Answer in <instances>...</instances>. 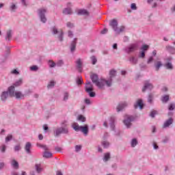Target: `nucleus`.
<instances>
[{
    "instance_id": "obj_1",
    "label": "nucleus",
    "mask_w": 175,
    "mask_h": 175,
    "mask_svg": "<svg viewBox=\"0 0 175 175\" xmlns=\"http://www.w3.org/2000/svg\"><path fill=\"white\" fill-rule=\"evenodd\" d=\"M90 79L92 83H94V84H95V85H96L98 88H103L105 87V84H106L107 87H111V81H107L105 79L98 81V75L96 74L91 75Z\"/></svg>"
},
{
    "instance_id": "obj_2",
    "label": "nucleus",
    "mask_w": 175,
    "mask_h": 175,
    "mask_svg": "<svg viewBox=\"0 0 175 175\" xmlns=\"http://www.w3.org/2000/svg\"><path fill=\"white\" fill-rule=\"evenodd\" d=\"M72 128L77 132H79V131H81V132H82L84 135L88 134V126L87 124H85L83 126H79V124L73 123Z\"/></svg>"
},
{
    "instance_id": "obj_3",
    "label": "nucleus",
    "mask_w": 175,
    "mask_h": 175,
    "mask_svg": "<svg viewBox=\"0 0 175 175\" xmlns=\"http://www.w3.org/2000/svg\"><path fill=\"white\" fill-rule=\"evenodd\" d=\"M8 92L10 94V96H15L16 99H20V98H23V96H24L21 92H14V86L10 87L8 88Z\"/></svg>"
},
{
    "instance_id": "obj_4",
    "label": "nucleus",
    "mask_w": 175,
    "mask_h": 175,
    "mask_svg": "<svg viewBox=\"0 0 175 175\" xmlns=\"http://www.w3.org/2000/svg\"><path fill=\"white\" fill-rule=\"evenodd\" d=\"M46 9L44 8H41L40 10H38V14L40 17V20L42 23H46L47 21V19L46 18V16H44V14H46Z\"/></svg>"
},
{
    "instance_id": "obj_5",
    "label": "nucleus",
    "mask_w": 175,
    "mask_h": 175,
    "mask_svg": "<svg viewBox=\"0 0 175 175\" xmlns=\"http://www.w3.org/2000/svg\"><path fill=\"white\" fill-rule=\"evenodd\" d=\"M37 146L40 147H43V148H44L45 151L44 152V154H43L44 158H51L53 157V154L49 152V148H47V146L44 145L40 146L39 144H37Z\"/></svg>"
},
{
    "instance_id": "obj_6",
    "label": "nucleus",
    "mask_w": 175,
    "mask_h": 175,
    "mask_svg": "<svg viewBox=\"0 0 175 175\" xmlns=\"http://www.w3.org/2000/svg\"><path fill=\"white\" fill-rule=\"evenodd\" d=\"M52 31L53 32V33L55 35H57V33H59V40L60 42H62L63 40V38H62V36H64V32L62 31V30H60L58 31V29H57V28L55 27H53L52 28Z\"/></svg>"
},
{
    "instance_id": "obj_7",
    "label": "nucleus",
    "mask_w": 175,
    "mask_h": 175,
    "mask_svg": "<svg viewBox=\"0 0 175 175\" xmlns=\"http://www.w3.org/2000/svg\"><path fill=\"white\" fill-rule=\"evenodd\" d=\"M61 133H68V129L59 128L55 130V136H59Z\"/></svg>"
},
{
    "instance_id": "obj_8",
    "label": "nucleus",
    "mask_w": 175,
    "mask_h": 175,
    "mask_svg": "<svg viewBox=\"0 0 175 175\" xmlns=\"http://www.w3.org/2000/svg\"><path fill=\"white\" fill-rule=\"evenodd\" d=\"M133 120H134L133 116H129L127 118V120H124V125H126L127 128H129L131 125V122H132Z\"/></svg>"
},
{
    "instance_id": "obj_9",
    "label": "nucleus",
    "mask_w": 175,
    "mask_h": 175,
    "mask_svg": "<svg viewBox=\"0 0 175 175\" xmlns=\"http://www.w3.org/2000/svg\"><path fill=\"white\" fill-rule=\"evenodd\" d=\"M86 92H90V91H94V85L91 82H88L85 86Z\"/></svg>"
},
{
    "instance_id": "obj_10",
    "label": "nucleus",
    "mask_w": 175,
    "mask_h": 175,
    "mask_svg": "<svg viewBox=\"0 0 175 175\" xmlns=\"http://www.w3.org/2000/svg\"><path fill=\"white\" fill-rule=\"evenodd\" d=\"M154 86H152V84L150 83L148 81H146L142 89V92H144L146 90H152Z\"/></svg>"
},
{
    "instance_id": "obj_11",
    "label": "nucleus",
    "mask_w": 175,
    "mask_h": 175,
    "mask_svg": "<svg viewBox=\"0 0 175 175\" xmlns=\"http://www.w3.org/2000/svg\"><path fill=\"white\" fill-rule=\"evenodd\" d=\"M109 25L112 27L114 31H117V25H118V23L117 22V20L113 19L111 21Z\"/></svg>"
},
{
    "instance_id": "obj_12",
    "label": "nucleus",
    "mask_w": 175,
    "mask_h": 175,
    "mask_svg": "<svg viewBox=\"0 0 175 175\" xmlns=\"http://www.w3.org/2000/svg\"><path fill=\"white\" fill-rule=\"evenodd\" d=\"M173 124V118H170L164 122L163 128H167Z\"/></svg>"
},
{
    "instance_id": "obj_13",
    "label": "nucleus",
    "mask_w": 175,
    "mask_h": 175,
    "mask_svg": "<svg viewBox=\"0 0 175 175\" xmlns=\"http://www.w3.org/2000/svg\"><path fill=\"white\" fill-rule=\"evenodd\" d=\"M77 68L79 72H81L83 68V64L81 63V59H78L76 62Z\"/></svg>"
},
{
    "instance_id": "obj_14",
    "label": "nucleus",
    "mask_w": 175,
    "mask_h": 175,
    "mask_svg": "<svg viewBox=\"0 0 175 175\" xmlns=\"http://www.w3.org/2000/svg\"><path fill=\"white\" fill-rule=\"evenodd\" d=\"M139 46H137V44H131L129 47V53H132L136 50H137V48Z\"/></svg>"
},
{
    "instance_id": "obj_15",
    "label": "nucleus",
    "mask_w": 175,
    "mask_h": 175,
    "mask_svg": "<svg viewBox=\"0 0 175 175\" xmlns=\"http://www.w3.org/2000/svg\"><path fill=\"white\" fill-rule=\"evenodd\" d=\"M143 101L141 99L138 100L137 101V103L134 105L135 109H137V107H139V109H143Z\"/></svg>"
},
{
    "instance_id": "obj_16",
    "label": "nucleus",
    "mask_w": 175,
    "mask_h": 175,
    "mask_svg": "<svg viewBox=\"0 0 175 175\" xmlns=\"http://www.w3.org/2000/svg\"><path fill=\"white\" fill-rule=\"evenodd\" d=\"M31 147H32V145L30 142H27L25 146V150L27 154H31Z\"/></svg>"
},
{
    "instance_id": "obj_17",
    "label": "nucleus",
    "mask_w": 175,
    "mask_h": 175,
    "mask_svg": "<svg viewBox=\"0 0 175 175\" xmlns=\"http://www.w3.org/2000/svg\"><path fill=\"white\" fill-rule=\"evenodd\" d=\"M77 13L78 14H81L83 16H88V14H90V12H88L87 10H84V9L79 10Z\"/></svg>"
},
{
    "instance_id": "obj_18",
    "label": "nucleus",
    "mask_w": 175,
    "mask_h": 175,
    "mask_svg": "<svg viewBox=\"0 0 175 175\" xmlns=\"http://www.w3.org/2000/svg\"><path fill=\"white\" fill-rule=\"evenodd\" d=\"M8 97H9V94L8 93V92H3L1 94V99L3 102H5V100H6V99H8Z\"/></svg>"
},
{
    "instance_id": "obj_19",
    "label": "nucleus",
    "mask_w": 175,
    "mask_h": 175,
    "mask_svg": "<svg viewBox=\"0 0 175 175\" xmlns=\"http://www.w3.org/2000/svg\"><path fill=\"white\" fill-rule=\"evenodd\" d=\"M76 42H77V38H75L71 43V45H70L71 51H75V50H76Z\"/></svg>"
},
{
    "instance_id": "obj_20",
    "label": "nucleus",
    "mask_w": 175,
    "mask_h": 175,
    "mask_svg": "<svg viewBox=\"0 0 175 175\" xmlns=\"http://www.w3.org/2000/svg\"><path fill=\"white\" fill-rule=\"evenodd\" d=\"M114 76H116V70H111L109 72V77H110V79H109V80H106L107 81H111V78H112V77H114Z\"/></svg>"
},
{
    "instance_id": "obj_21",
    "label": "nucleus",
    "mask_w": 175,
    "mask_h": 175,
    "mask_svg": "<svg viewBox=\"0 0 175 175\" xmlns=\"http://www.w3.org/2000/svg\"><path fill=\"white\" fill-rule=\"evenodd\" d=\"M161 66H162V62L160 61H157L154 63V67L156 70H159V68H161Z\"/></svg>"
},
{
    "instance_id": "obj_22",
    "label": "nucleus",
    "mask_w": 175,
    "mask_h": 175,
    "mask_svg": "<svg viewBox=\"0 0 175 175\" xmlns=\"http://www.w3.org/2000/svg\"><path fill=\"white\" fill-rule=\"evenodd\" d=\"M126 106V103H124L122 104H119L117 107V111H121L124 107Z\"/></svg>"
},
{
    "instance_id": "obj_23",
    "label": "nucleus",
    "mask_w": 175,
    "mask_h": 175,
    "mask_svg": "<svg viewBox=\"0 0 175 175\" xmlns=\"http://www.w3.org/2000/svg\"><path fill=\"white\" fill-rule=\"evenodd\" d=\"M169 100V95H165L161 98V102L166 103Z\"/></svg>"
},
{
    "instance_id": "obj_24",
    "label": "nucleus",
    "mask_w": 175,
    "mask_h": 175,
    "mask_svg": "<svg viewBox=\"0 0 175 175\" xmlns=\"http://www.w3.org/2000/svg\"><path fill=\"white\" fill-rule=\"evenodd\" d=\"M12 165L13 167H15V169H18V162H17L16 160L12 161Z\"/></svg>"
},
{
    "instance_id": "obj_25",
    "label": "nucleus",
    "mask_w": 175,
    "mask_h": 175,
    "mask_svg": "<svg viewBox=\"0 0 175 175\" xmlns=\"http://www.w3.org/2000/svg\"><path fill=\"white\" fill-rule=\"evenodd\" d=\"M64 14H72V10L70 8H66L63 11Z\"/></svg>"
},
{
    "instance_id": "obj_26",
    "label": "nucleus",
    "mask_w": 175,
    "mask_h": 175,
    "mask_svg": "<svg viewBox=\"0 0 175 175\" xmlns=\"http://www.w3.org/2000/svg\"><path fill=\"white\" fill-rule=\"evenodd\" d=\"M48 65L51 68H55V62L53 60H49Z\"/></svg>"
},
{
    "instance_id": "obj_27",
    "label": "nucleus",
    "mask_w": 175,
    "mask_h": 175,
    "mask_svg": "<svg viewBox=\"0 0 175 175\" xmlns=\"http://www.w3.org/2000/svg\"><path fill=\"white\" fill-rule=\"evenodd\" d=\"M125 29V27L121 26L119 29L117 27V31H115L118 33H121V32H124V30Z\"/></svg>"
},
{
    "instance_id": "obj_28",
    "label": "nucleus",
    "mask_w": 175,
    "mask_h": 175,
    "mask_svg": "<svg viewBox=\"0 0 175 175\" xmlns=\"http://www.w3.org/2000/svg\"><path fill=\"white\" fill-rule=\"evenodd\" d=\"M110 159V153H105L104 155V161L105 162H107Z\"/></svg>"
},
{
    "instance_id": "obj_29",
    "label": "nucleus",
    "mask_w": 175,
    "mask_h": 175,
    "mask_svg": "<svg viewBox=\"0 0 175 175\" xmlns=\"http://www.w3.org/2000/svg\"><path fill=\"white\" fill-rule=\"evenodd\" d=\"M10 38H12V31L9 30L7 31V38H5V40H10Z\"/></svg>"
},
{
    "instance_id": "obj_30",
    "label": "nucleus",
    "mask_w": 175,
    "mask_h": 175,
    "mask_svg": "<svg viewBox=\"0 0 175 175\" xmlns=\"http://www.w3.org/2000/svg\"><path fill=\"white\" fill-rule=\"evenodd\" d=\"M36 169L38 173H40V172H42V167L40 166V164H36Z\"/></svg>"
},
{
    "instance_id": "obj_31",
    "label": "nucleus",
    "mask_w": 175,
    "mask_h": 175,
    "mask_svg": "<svg viewBox=\"0 0 175 175\" xmlns=\"http://www.w3.org/2000/svg\"><path fill=\"white\" fill-rule=\"evenodd\" d=\"M175 109V104L171 103L168 105V110L172 111Z\"/></svg>"
},
{
    "instance_id": "obj_32",
    "label": "nucleus",
    "mask_w": 175,
    "mask_h": 175,
    "mask_svg": "<svg viewBox=\"0 0 175 175\" xmlns=\"http://www.w3.org/2000/svg\"><path fill=\"white\" fill-rule=\"evenodd\" d=\"M55 85V82H54V81H51V82H49L47 87L48 88H53V87H54Z\"/></svg>"
},
{
    "instance_id": "obj_33",
    "label": "nucleus",
    "mask_w": 175,
    "mask_h": 175,
    "mask_svg": "<svg viewBox=\"0 0 175 175\" xmlns=\"http://www.w3.org/2000/svg\"><path fill=\"white\" fill-rule=\"evenodd\" d=\"M102 144H103L104 148H107V147H109V146H110V144L109 142H107V141L103 142Z\"/></svg>"
},
{
    "instance_id": "obj_34",
    "label": "nucleus",
    "mask_w": 175,
    "mask_h": 175,
    "mask_svg": "<svg viewBox=\"0 0 175 175\" xmlns=\"http://www.w3.org/2000/svg\"><path fill=\"white\" fill-rule=\"evenodd\" d=\"M130 62H132V64H137V59L135 57H131L129 59Z\"/></svg>"
},
{
    "instance_id": "obj_35",
    "label": "nucleus",
    "mask_w": 175,
    "mask_h": 175,
    "mask_svg": "<svg viewBox=\"0 0 175 175\" xmlns=\"http://www.w3.org/2000/svg\"><path fill=\"white\" fill-rule=\"evenodd\" d=\"M137 145V140H136V139H133L131 142V146L136 147Z\"/></svg>"
},
{
    "instance_id": "obj_36",
    "label": "nucleus",
    "mask_w": 175,
    "mask_h": 175,
    "mask_svg": "<svg viewBox=\"0 0 175 175\" xmlns=\"http://www.w3.org/2000/svg\"><path fill=\"white\" fill-rule=\"evenodd\" d=\"M12 139H13V135H8L5 137V142L8 143V142H10V140H12Z\"/></svg>"
},
{
    "instance_id": "obj_37",
    "label": "nucleus",
    "mask_w": 175,
    "mask_h": 175,
    "mask_svg": "<svg viewBox=\"0 0 175 175\" xmlns=\"http://www.w3.org/2000/svg\"><path fill=\"white\" fill-rule=\"evenodd\" d=\"M23 84V79H19L14 83L15 87H18V85H21Z\"/></svg>"
},
{
    "instance_id": "obj_38",
    "label": "nucleus",
    "mask_w": 175,
    "mask_h": 175,
    "mask_svg": "<svg viewBox=\"0 0 175 175\" xmlns=\"http://www.w3.org/2000/svg\"><path fill=\"white\" fill-rule=\"evenodd\" d=\"M91 59H92V62L93 65H95L96 64L97 61H98L95 56H92Z\"/></svg>"
},
{
    "instance_id": "obj_39",
    "label": "nucleus",
    "mask_w": 175,
    "mask_h": 175,
    "mask_svg": "<svg viewBox=\"0 0 175 175\" xmlns=\"http://www.w3.org/2000/svg\"><path fill=\"white\" fill-rule=\"evenodd\" d=\"M165 68L167 69H173V65L172 64V63H167L165 64Z\"/></svg>"
},
{
    "instance_id": "obj_40",
    "label": "nucleus",
    "mask_w": 175,
    "mask_h": 175,
    "mask_svg": "<svg viewBox=\"0 0 175 175\" xmlns=\"http://www.w3.org/2000/svg\"><path fill=\"white\" fill-rule=\"evenodd\" d=\"M77 84H78V85H81V84H83V80L81 79V77H78V79L77 80Z\"/></svg>"
},
{
    "instance_id": "obj_41",
    "label": "nucleus",
    "mask_w": 175,
    "mask_h": 175,
    "mask_svg": "<svg viewBox=\"0 0 175 175\" xmlns=\"http://www.w3.org/2000/svg\"><path fill=\"white\" fill-rule=\"evenodd\" d=\"M149 46L148 45H143L142 47V51H147L149 49Z\"/></svg>"
},
{
    "instance_id": "obj_42",
    "label": "nucleus",
    "mask_w": 175,
    "mask_h": 175,
    "mask_svg": "<svg viewBox=\"0 0 175 175\" xmlns=\"http://www.w3.org/2000/svg\"><path fill=\"white\" fill-rule=\"evenodd\" d=\"M78 120H79V121H82V122H85V118L83 117V116H81V115H80V116L78 117Z\"/></svg>"
},
{
    "instance_id": "obj_43",
    "label": "nucleus",
    "mask_w": 175,
    "mask_h": 175,
    "mask_svg": "<svg viewBox=\"0 0 175 175\" xmlns=\"http://www.w3.org/2000/svg\"><path fill=\"white\" fill-rule=\"evenodd\" d=\"M66 25H67L68 28H73V27H75V25H73V23H72L70 22H68L66 23Z\"/></svg>"
},
{
    "instance_id": "obj_44",
    "label": "nucleus",
    "mask_w": 175,
    "mask_h": 175,
    "mask_svg": "<svg viewBox=\"0 0 175 175\" xmlns=\"http://www.w3.org/2000/svg\"><path fill=\"white\" fill-rule=\"evenodd\" d=\"M80 150H81V145H77L75 146V151L77 152H79V151H80Z\"/></svg>"
},
{
    "instance_id": "obj_45",
    "label": "nucleus",
    "mask_w": 175,
    "mask_h": 175,
    "mask_svg": "<svg viewBox=\"0 0 175 175\" xmlns=\"http://www.w3.org/2000/svg\"><path fill=\"white\" fill-rule=\"evenodd\" d=\"M157 114V111H152L150 112V117H152V118H154V117H155V115Z\"/></svg>"
},
{
    "instance_id": "obj_46",
    "label": "nucleus",
    "mask_w": 175,
    "mask_h": 175,
    "mask_svg": "<svg viewBox=\"0 0 175 175\" xmlns=\"http://www.w3.org/2000/svg\"><path fill=\"white\" fill-rule=\"evenodd\" d=\"M0 150L1 151V152H5V151H6V146L3 145L1 146Z\"/></svg>"
},
{
    "instance_id": "obj_47",
    "label": "nucleus",
    "mask_w": 175,
    "mask_h": 175,
    "mask_svg": "<svg viewBox=\"0 0 175 175\" xmlns=\"http://www.w3.org/2000/svg\"><path fill=\"white\" fill-rule=\"evenodd\" d=\"M131 8L132 10H136L137 9V7L136 6V3H132Z\"/></svg>"
},
{
    "instance_id": "obj_48",
    "label": "nucleus",
    "mask_w": 175,
    "mask_h": 175,
    "mask_svg": "<svg viewBox=\"0 0 175 175\" xmlns=\"http://www.w3.org/2000/svg\"><path fill=\"white\" fill-rule=\"evenodd\" d=\"M87 92H88V94H89V95H90V96L91 98H94V96H95V92H92V91Z\"/></svg>"
},
{
    "instance_id": "obj_49",
    "label": "nucleus",
    "mask_w": 175,
    "mask_h": 175,
    "mask_svg": "<svg viewBox=\"0 0 175 175\" xmlns=\"http://www.w3.org/2000/svg\"><path fill=\"white\" fill-rule=\"evenodd\" d=\"M56 65L57 66H62V65H64V62H62V60H59L57 62Z\"/></svg>"
},
{
    "instance_id": "obj_50",
    "label": "nucleus",
    "mask_w": 175,
    "mask_h": 175,
    "mask_svg": "<svg viewBox=\"0 0 175 175\" xmlns=\"http://www.w3.org/2000/svg\"><path fill=\"white\" fill-rule=\"evenodd\" d=\"M68 98H69V94L67 92L64 93V100H68Z\"/></svg>"
},
{
    "instance_id": "obj_51",
    "label": "nucleus",
    "mask_w": 175,
    "mask_h": 175,
    "mask_svg": "<svg viewBox=\"0 0 175 175\" xmlns=\"http://www.w3.org/2000/svg\"><path fill=\"white\" fill-rule=\"evenodd\" d=\"M30 69L31 70H38V68L37 67V66H32L30 67Z\"/></svg>"
},
{
    "instance_id": "obj_52",
    "label": "nucleus",
    "mask_w": 175,
    "mask_h": 175,
    "mask_svg": "<svg viewBox=\"0 0 175 175\" xmlns=\"http://www.w3.org/2000/svg\"><path fill=\"white\" fill-rule=\"evenodd\" d=\"M11 73H12V75H18L19 72H18L17 70L14 69V70H12L11 71Z\"/></svg>"
},
{
    "instance_id": "obj_53",
    "label": "nucleus",
    "mask_w": 175,
    "mask_h": 175,
    "mask_svg": "<svg viewBox=\"0 0 175 175\" xmlns=\"http://www.w3.org/2000/svg\"><path fill=\"white\" fill-rule=\"evenodd\" d=\"M149 103H151L152 102V95L150 94L148 99Z\"/></svg>"
},
{
    "instance_id": "obj_54",
    "label": "nucleus",
    "mask_w": 175,
    "mask_h": 175,
    "mask_svg": "<svg viewBox=\"0 0 175 175\" xmlns=\"http://www.w3.org/2000/svg\"><path fill=\"white\" fill-rule=\"evenodd\" d=\"M139 57L140 58H144L146 57V53L142 51Z\"/></svg>"
},
{
    "instance_id": "obj_55",
    "label": "nucleus",
    "mask_w": 175,
    "mask_h": 175,
    "mask_svg": "<svg viewBox=\"0 0 175 175\" xmlns=\"http://www.w3.org/2000/svg\"><path fill=\"white\" fill-rule=\"evenodd\" d=\"M20 145H17L14 147V151H20Z\"/></svg>"
},
{
    "instance_id": "obj_56",
    "label": "nucleus",
    "mask_w": 175,
    "mask_h": 175,
    "mask_svg": "<svg viewBox=\"0 0 175 175\" xmlns=\"http://www.w3.org/2000/svg\"><path fill=\"white\" fill-rule=\"evenodd\" d=\"M85 103L86 105H91V101L88 98L85 99Z\"/></svg>"
},
{
    "instance_id": "obj_57",
    "label": "nucleus",
    "mask_w": 175,
    "mask_h": 175,
    "mask_svg": "<svg viewBox=\"0 0 175 175\" xmlns=\"http://www.w3.org/2000/svg\"><path fill=\"white\" fill-rule=\"evenodd\" d=\"M107 29H104L103 31H101V33L105 35V33H107Z\"/></svg>"
},
{
    "instance_id": "obj_58",
    "label": "nucleus",
    "mask_w": 175,
    "mask_h": 175,
    "mask_svg": "<svg viewBox=\"0 0 175 175\" xmlns=\"http://www.w3.org/2000/svg\"><path fill=\"white\" fill-rule=\"evenodd\" d=\"M68 37L73 38V33L70 31H68Z\"/></svg>"
},
{
    "instance_id": "obj_59",
    "label": "nucleus",
    "mask_w": 175,
    "mask_h": 175,
    "mask_svg": "<svg viewBox=\"0 0 175 175\" xmlns=\"http://www.w3.org/2000/svg\"><path fill=\"white\" fill-rule=\"evenodd\" d=\"M153 58H152V57H150L149 59H148V64H151V62H152V61H153Z\"/></svg>"
},
{
    "instance_id": "obj_60",
    "label": "nucleus",
    "mask_w": 175,
    "mask_h": 175,
    "mask_svg": "<svg viewBox=\"0 0 175 175\" xmlns=\"http://www.w3.org/2000/svg\"><path fill=\"white\" fill-rule=\"evenodd\" d=\"M15 9H16V5L12 4V5H11V10L14 11Z\"/></svg>"
},
{
    "instance_id": "obj_61",
    "label": "nucleus",
    "mask_w": 175,
    "mask_h": 175,
    "mask_svg": "<svg viewBox=\"0 0 175 175\" xmlns=\"http://www.w3.org/2000/svg\"><path fill=\"white\" fill-rule=\"evenodd\" d=\"M153 146H154V150H158V145H157V143H154Z\"/></svg>"
},
{
    "instance_id": "obj_62",
    "label": "nucleus",
    "mask_w": 175,
    "mask_h": 175,
    "mask_svg": "<svg viewBox=\"0 0 175 175\" xmlns=\"http://www.w3.org/2000/svg\"><path fill=\"white\" fill-rule=\"evenodd\" d=\"M38 138H39V140H43V135L40 134V135H38Z\"/></svg>"
},
{
    "instance_id": "obj_63",
    "label": "nucleus",
    "mask_w": 175,
    "mask_h": 175,
    "mask_svg": "<svg viewBox=\"0 0 175 175\" xmlns=\"http://www.w3.org/2000/svg\"><path fill=\"white\" fill-rule=\"evenodd\" d=\"M43 128H44V131H47V129H49V126H47V124H44V125L43 126Z\"/></svg>"
},
{
    "instance_id": "obj_64",
    "label": "nucleus",
    "mask_w": 175,
    "mask_h": 175,
    "mask_svg": "<svg viewBox=\"0 0 175 175\" xmlns=\"http://www.w3.org/2000/svg\"><path fill=\"white\" fill-rule=\"evenodd\" d=\"M5 166V163H0V169H2Z\"/></svg>"
}]
</instances>
